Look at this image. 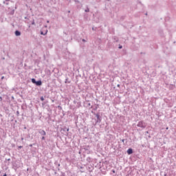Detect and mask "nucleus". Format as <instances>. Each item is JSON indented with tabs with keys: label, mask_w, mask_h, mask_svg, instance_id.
<instances>
[{
	"label": "nucleus",
	"mask_w": 176,
	"mask_h": 176,
	"mask_svg": "<svg viewBox=\"0 0 176 176\" xmlns=\"http://www.w3.org/2000/svg\"><path fill=\"white\" fill-rule=\"evenodd\" d=\"M138 127H141L142 129H145V127H146V124H145V122H144L143 121H140L138 124H137Z\"/></svg>",
	"instance_id": "nucleus-1"
},
{
	"label": "nucleus",
	"mask_w": 176,
	"mask_h": 176,
	"mask_svg": "<svg viewBox=\"0 0 176 176\" xmlns=\"http://www.w3.org/2000/svg\"><path fill=\"white\" fill-rule=\"evenodd\" d=\"M15 35L16 36H20L21 35V32H20L19 30L15 31Z\"/></svg>",
	"instance_id": "nucleus-2"
},
{
	"label": "nucleus",
	"mask_w": 176,
	"mask_h": 176,
	"mask_svg": "<svg viewBox=\"0 0 176 176\" xmlns=\"http://www.w3.org/2000/svg\"><path fill=\"white\" fill-rule=\"evenodd\" d=\"M36 85L37 86H42V81L41 80L36 81Z\"/></svg>",
	"instance_id": "nucleus-3"
},
{
	"label": "nucleus",
	"mask_w": 176,
	"mask_h": 176,
	"mask_svg": "<svg viewBox=\"0 0 176 176\" xmlns=\"http://www.w3.org/2000/svg\"><path fill=\"white\" fill-rule=\"evenodd\" d=\"M127 153L128 155H131V153H133V148H129L127 150Z\"/></svg>",
	"instance_id": "nucleus-4"
},
{
	"label": "nucleus",
	"mask_w": 176,
	"mask_h": 176,
	"mask_svg": "<svg viewBox=\"0 0 176 176\" xmlns=\"http://www.w3.org/2000/svg\"><path fill=\"white\" fill-rule=\"evenodd\" d=\"M39 133L41 135H46V132L43 130L40 131Z\"/></svg>",
	"instance_id": "nucleus-5"
},
{
	"label": "nucleus",
	"mask_w": 176,
	"mask_h": 176,
	"mask_svg": "<svg viewBox=\"0 0 176 176\" xmlns=\"http://www.w3.org/2000/svg\"><path fill=\"white\" fill-rule=\"evenodd\" d=\"M32 83H34L35 85L36 83V80H35V78H32Z\"/></svg>",
	"instance_id": "nucleus-6"
},
{
	"label": "nucleus",
	"mask_w": 176,
	"mask_h": 176,
	"mask_svg": "<svg viewBox=\"0 0 176 176\" xmlns=\"http://www.w3.org/2000/svg\"><path fill=\"white\" fill-rule=\"evenodd\" d=\"M41 101H45V98H43V97H41Z\"/></svg>",
	"instance_id": "nucleus-7"
},
{
	"label": "nucleus",
	"mask_w": 176,
	"mask_h": 176,
	"mask_svg": "<svg viewBox=\"0 0 176 176\" xmlns=\"http://www.w3.org/2000/svg\"><path fill=\"white\" fill-rule=\"evenodd\" d=\"M21 148H23V146H19V148L21 149Z\"/></svg>",
	"instance_id": "nucleus-8"
},
{
	"label": "nucleus",
	"mask_w": 176,
	"mask_h": 176,
	"mask_svg": "<svg viewBox=\"0 0 176 176\" xmlns=\"http://www.w3.org/2000/svg\"><path fill=\"white\" fill-rule=\"evenodd\" d=\"M41 35H44V34H43V32H41Z\"/></svg>",
	"instance_id": "nucleus-9"
},
{
	"label": "nucleus",
	"mask_w": 176,
	"mask_h": 176,
	"mask_svg": "<svg viewBox=\"0 0 176 176\" xmlns=\"http://www.w3.org/2000/svg\"><path fill=\"white\" fill-rule=\"evenodd\" d=\"M123 47L122 46H120L119 47V49H122Z\"/></svg>",
	"instance_id": "nucleus-10"
},
{
	"label": "nucleus",
	"mask_w": 176,
	"mask_h": 176,
	"mask_svg": "<svg viewBox=\"0 0 176 176\" xmlns=\"http://www.w3.org/2000/svg\"><path fill=\"white\" fill-rule=\"evenodd\" d=\"M42 140H45V137L44 136L42 137Z\"/></svg>",
	"instance_id": "nucleus-11"
},
{
	"label": "nucleus",
	"mask_w": 176,
	"mask_h": 176,
	"mask_svg": "<svg viewBox=\"0 0 176 176\" xmlns=\"http://www.w3.org/2000/svg\"><path fill=\"white\" fill-rule=\"evenodd\" d=\"M32 25L35 24V22H34V21H33V22L32 23Z\"/></svg>",
	"instance_id": "nucleus-12"
},
{
	"label": "nucleus",
	"mask_w": 176,
	"mask_h": 176,
	"mask_svg": "<svg viewBox=\"0 0 176 176\" xmlns=\"http://www.w3.org/2000/svg\"><path fill=\"white\" fill-rule=\"evenodd\" d=\"M85 12H89V9L86 10Z\"/></svg>",
	"instance_id": "nucleus-13"
},
{
	"label": "nucleus",
	"mask_w": 176,
	"mask_h": 176,
	"mask_svg": "<svg viewBox=\"0 0 176 176\" xmlns=\"http://www.w3.org/2000/svg\"><path fill=\"white\" fill-rule=\"evenodd\" d=\"M30 146L32 147V144H30Z\"/></svg>",
	"instance_id": "nucleus-14"
},
{
	"label": "nucleus",
	"mask_w": 176,
	"mask_h": 176,
	"mask_svg": "<svg viewBox=\"0 0 176 176\" xmlns=\"http://www.w3.org/2000/svg\"><path fill=\"white\" fill-rule=\"evenodd\" d=\"M82 41H83V42H85V41H85V39H83Z\"/></svg>",
	"instance_id": "nucleus-15"
},
{
	"label": "nucleus",
	"mask_w": 176,
	"mask_h": 176,
	"mask_svg": "<svg viewBox=\"0 0 176 176\" xmlns=\"http://www.w3.org/2000/svg\"><path fill=\"white\" fill-rule=\"evenodd\" d=\"M3 78H4V77L3 76V77L1 78V79H3Z\"/></svg>",
	"instance_id": "nucleus-16"
},
{
	"label": "nucleus",
	"mask_w": 176,
	"mask_h": 176,
	"mask_svg": "<svg viewBox=\"0 0 176 176\" xmlns=\"http://www.w3.org/2000/svg\"><path fill=\"white\" fill-rule=\"evenodd\" d=\"M113 173H115V170H113Z\"/></svg>",
	"instance_id": "nucleus-17"
}]
</instances>
